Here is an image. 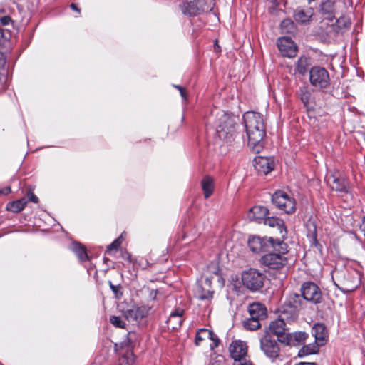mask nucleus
<instances>
[{
	"label": "nucleus",
	"mask_w": 365,
	"mask_h": 365,
	"mask_svg": "<svg viewBox=\"0 0 365 365\" xmlns=\"http://www.w3.org/2000/svg\"><path fill=\"white\" fill-rule=\"evenodd\" d=\"M247 145L254 153H259L263 148V139L266 130L263 116L259 113L250 111L243 115Z\"/></svg>",
	"instance_id": "nucleus-1"
},
{
	"label": "nucleus",
	"mask_w": 365,
	"mask_h": 365,
	"mask_svg": "<svg viewBox=\"0 0 365 365\" xmlns=\"http://www.w3.org/2000/svg\"><path fill=\"white\" fill-rule=\"evenodd\" d=\"M216 118V138L222 141V145H232L237 138H240L235 133V125L237 124L235 117L224 111H218Z\"/></svg>",
	"instance_id": "nucleus-2"
},
{
	"label": "nucleus",
	"mask_w": 365,
	"mask_h": 365,
	"mask_svg": "<svg viewBox=\"0 0 365 365\" xmlns=\"http://www.w3.org/2000/svg\"><path fill=\"white\" fill-rule=\"evenodd\" d=\"M269 245L276 252L264 255L261 262L272 269H279L287 264V259L284 255L288 252V245L283 240L274 239L270 237Z\"/></svg>",
	"instance_id": "nucleus-3"
},
{
	"label": "nucleus",
	"mask_w": 365,
	"mask_h": 365,
	"mask_svg": "<svg viewBox=\"0 0 365 365\" xmlns=\"http://www.w3.org/2000/svg\"><path fill=\"white\" fill-rule=\"evenodd\" d=\"M303 301L300 294L292 293L285 302L279 307V317L289 323L298 317L299 309L302 307Z\"/></svg>",
	"instance_id": "nucleus-4"
},
{
	"label": "nucleus",
	"mask_w": 365,
	"mask_h": 365,
	"mask_svg": "<svg viewBox=\"0 0 365 365\" xmlns=\"http://www.w3.org/2000/svg\"><path fill=\"white\" fill-rule=\"evenodd\" d=\"M347 9L345 0H323L319 4V12L324 19L333 21L336 15L345 14Z\"/></svg>",
	"instance_id": "nucleus-5"
},
{
	"label": "nucleus",
	"mask_w": 365,
	"mask_h": 365,
	"mask_svg": "<svg viewBox=\"0 0 365 365\" xmlns=\"http://www.w3.org/2000/svg\"><path fill=\"white\" fill-rule=\"evenodd\" d=\"M265 275L255 269H250L242 273L241 279L244 287L254 292L264 286Z\"/></svg>",
	"instance_id": "nucleus-6"
},
{
	"label": "nucleus",
	"mask_w": 365,
	"mask_h": 365,
	"mask_svg": "<svg viewBox=\"0 0 365 365\" xmlns=\"http://www.w3.org/2000/svg\"><path fill=\"white\" fill-rule=\"evenodd\" d=\"M309 82L317 90L327 88L330 84L329 72L323 67L313 66L309 70Z\"/></svg>",
	"instance_id": "nucleus-7"
},
{
	"label": "nucleus",
	"mask_w": 365,
	"mask_h": 365,
	"mask_svg": "<svg viewBox=\"0 0 365 365\" xmlns=\"http://www.w3.org/2000/svg\"><path fill=\"white\" fill-rule=\"evenodd\" d=\"M272 203L287 214L296 210L295 200L282 190L276 191L272 196Z\"/></svg>",
	"instance_id": "nucleus-8"
},
{
	"label": "nucleus",
	"mask_w": 365,
	"mask_h": 365,
	"mask_svg": "<svg viewBox=\"0 0 365 365\" xmlns=\"http://www.w3.org/2000/svg\"><path fill=\"white\" fill-rule=\"evenodd\" d=\"M279 341L272 339L269 334L264 336L260 339V349L264 355L270 359L272 361L279 358L280 347Z\"/></svg>",
	"instance_id": "nucleus-9"
},
{
	"label": "nucleus",
	"mask_w": 365,
	"mask_h": 365,
	"mask_svg": "<svg viewBox=\"0 0 365 365\" xmlns=\"http://www.w3.org/2000/svg\"><path fill=\"white\" fill-rule=\"evenodd\" d=\"M301 297L303 299L319 304L322 302V294L319 287L312 282H304L301 287Z\"/></svg>",
	"instance_id": "nucleus-10"
},
{
	"label": "nucleus",
	"mask_w": 365,
	"mask_h": 365,
	"mask_svg": "<svg viewBox=\"0 0 365 365\" xmlns=\"http://www.w3.org/2000/svg\"><path fill=\"white\" fill-rule=\"evenodd\" d=\"M179 7L182 13L188 16H198L205 11V3L202 0H185Z\"/></svg>",
	"instance_id": "nucleus-11"
},
{
	"label": "nucleus",
	"mask_w": 365,
	"mask_h": 365,
	"mask_svg": "<svg viewBox=\"0 0 365 365\" xmlns=\"http://www.w3.org/2000/svg\"><path fill=\"white\" fill-rule=\"evenodd\" d=\"M277 46L283 56L294 58L297 53V47L289 37H280L277 40Z\"/></svg>",
	"instance_id": "nucleus-12"
},
{
	"label": "nucleus",
	"mask_w": 365,
	"mask_h": 365,
	"mask_svg": "<svg viewBox=\"0 0 365 365\" xmlns=\"http://www.w3.org/2000/svg\"><path fill=\"white\" fill-rule=\"evenodd\" d=\"M327 181L333 190L341 192H346L348 191V179L341 176L338 172L327 176Z\"/></svg>",
	"instance_id": "nucleus-13"
},
{
	"label": "nucleus",
	"mask_w": 365,
	"mask_h": 365,
	"mask_svg": "<svg viewBox=\"0 0 365 365\" xmlns=\"http://www.w3.org/2000/svg\"><path fill=\"white\" fill-rule=\"evenodd\" d=\"M229 351L234 362L247 357V346L245 342L240 340L232 341L230 345Z\"/></svg>",
	"instance_id": "nucleus-14"
},
{
	"label": "nucleus",
	"mask_w": 365,
	"mask_h": 365,
	"mask_svg": "<svg viewBox=\"0 0 365 365\" xmlns=\"http://www.w3.org/2000/svg\"><path fill=\"white\" fill-rule=\"evenodd\" d=\"M150 309L147 305L134 306L124 312V317L128 320L139 322L148 315Z\"/></svg>",
	"instance_id": "nucleus-15"
},
{
	"label": "nucleus",
	"mask_w": 365,
	"mask_h": 365,
	"mask_svg": "<svg viewBox=\"0 0 365 365\" xmlns=\"http://www.w3.org/2000/svg\"><path fill=\"white\" fill-rule=\"evenodd\" d=\"M314 14L312 7H297L293 13V18L295 21L300 24H308L312 21Z\"/></svg>",
	"instance_id": "nucleus-16"
},
{
	"label": "nucleus",
	"mask_w": 365,
	"mask_h": 365,
	"mask_svg": "<svg viewBox=\"0 0 365 365\" xmlns=\"http://www.w3.org/2000/svg\"><path fill=\"white\" fill-rule=\"evenodd\" d=\"M360 283V279L353 273L347 272L344 275V279L339 289L343 292H351L354 291Z\"/></svg>",
	"instance_id": "nucleus-17"
},
{
	"label": "nucleus",
	"mask_w": 365,
	"mask_h": 365,
	"mask_svg": "<svg viewBox=\"0 0 365 365\" xmlns=\"http://www.w3.org/2000/svg\"><path fill=\"white\" fill-rule=\"evenodd\" d=\"M269 215V210L267 207L262 205H255L251 207L247 213L249 220L255 221L258 223L264 222Z\"/></svg>",
	"instance_id": "nucleus-18"
},
{
	"label": "nucleus",
	"mask_w": 365,
	"mask_h": 365,
	"mask_svg": "<svg viewBox=\"0 0 365 365\" xmlns=\"http://www.w3.org/2000/svg\"><path fill=\"white\" fill-rule=\"evenodd\" d=\"M286 322L279 317L277 319L272 322L269 327V334H270L277 336V341L282 343V339H284L287 333L285 332Z\"/></svg>",
	"instance_id": "nucleus-19"
},
{
	"label": "nucleus",
	"mask_w": 365,
	"mask_h": 365,
	"mask_svg": "<svg viewBox=\"0 0 365 365\" xmlns=\"http://www.w3.org/2000/svg\"><path fill=\"white\" fill-rule=\"evenodd\" d=\"M206 339H208L213 341V345L210 346L212 349L218 346V338L215 335L212 330H209L204 328L200 329L197 331L195 340V345L199 346L200 344V342L203 340H205Z\"/></svg>",
	"instance_id": "nucleus-20"
},
{
	"label": "nucleus",
	"mask_w": 365,
	"mask_h": 365,
	"mask_svg": "<svg viewBox=\"0 0 365 365\" xmlns=\"http://www.w3.org/2000/svg\"><path fill=\"white\" fill-rule=\"evenodd\" d=\"M248 312L251 319L261 321L267 317V308L259 302L252 303L248 307Z\"/></svg>",
	"instance_id": "nucleus-21"
},
{
	"label": "nucleus",
	"mask_w": 365,
	"mask_h": 365,
	"mask_svg": "<svg viewBox=\"0 0 365 365\" xmlns=\"http://www.w3.org/2000/svg\"><path fill=\"white\" fill-rule=\"evenodd\" d=\"M270 237L261 238L257 236H253L248 240V245L250 250L255 253L265 252V246L269 243Z\"/></svg>",
	"instance_id": "nucleus-22"
},
{
	"label": "nucleus",
	"mask_w": 365,
	"mask_h": 365,
	"mask_svg": "<svg viewBox=\"0 0 365 365\" xmlns=\"http://www.w3.org/2000/svg\"><path fill=\"white\" fill-rule=\"evenodd\" d=\"M308 334L306 332L299 331L287 333L284 339H282V343L286 345L297 346L304 342Z\"/></svg>",
	"instance_id": "nucleus-23"
},
{
	"label": "nucleus",
	"mask_w": 365,
	"mask_h": 365,
	"mask_svg": "<svg viewBox=\"0 0 365 365\" xmlns=\"http://www.w3.org/2000/svg\"><path fill=\"white\" fill-rule=\"evenodd\" d=\"M263 223L265 225H268L270 227H276L279 231L282 238L284 240L287 235V228L285 227L284 221L277 217H267L264 220Z\"/></svg>",
	"instance_id": "nucleus-24"
},
{
	"label": "nucleus",
	"mask_w": 365,
	"mask_h": 365,
	"mask_svg": "<svg viewBox=\"0 0 365 365\" xmlns=\"http://www.w3.org/2000/svg\"><path fill=\"white\" fill-rule=\"evenodd\" d=\"M299 95L300 100L307 110L308 111L313 110L314 108V98L309 88L306 86L300 87Z\"/></svg>",
	"instance_id": "nucleus-25"
},
{
	"label": "nucleus",
	"mask_w": 365,
	"mask_h": 365,
	"mask_svg": "<svg viewBox=\"0 0 365 365\" xmlns=\"http://www.w3.org/2000/svg\"><path fill=\"white\" fill-rule=\"evenodd\" d=\"M340 15L338 19L336 18V24L334 25V29L336 34H343L351 24L349 16H345L344 14Z\"/></svg>",
	"instance_id": "nucleus-26"
},
{
	"label": "nucleus",
	"mask_w": 365,
	"mask_h": 365,
	"mask_svg": "<svg viewBox=\"0 0 365 365\" xmlns=\"http://www.w3.org/2000/svg\"><path fill=\"white\" fill-rule=\"evenodd\" d=\"M124 345L127 346L126 352L119 358L118 365H133L135 361V358L130 350L129 341L125 340L122 342V347H123Z\"/></svg>",
	"instance_id": "nucleus-27"
},
{
	"label": "nucleus",
	"mask_w": 365,
	"mask_h": 365,
	"mask_svg": "<svg viewBox=\"0 0 365 365\" xmlns=\"http://www.w3.org/2000/svg\"><path fill=\"white\" fill-rule=\"evenodd\" d=\"M312 333L317 343H319L320 345L324 344L327 337V331L323 324L318 323L314 324L312 327Z\"/></svg>",
	"instance_id": "nucleus-28"
},
{
	"label": "nucleus",
	"mask_w": 365,
	"mask_h": 365,
	"mask_svg": "<svg viewBox=\"0 0 365 365\" xmlns=\"http://www.w3.org/2000/svg\"><path fill=\"white\" fill-rule=\"evenodd\" d=\"M70 249L75 253L80 262H86L88 259L86 247L79 242H73Z\"/></svg>",
	"instance_id": "nucleus-29"
},
{
	"label": "nucleus",
	"mask_w": 365,
	"mask_h": 365,
	"mask_svg": "<svg viewBox=\"0 0 365 365\" xmlns=\"http://www.w3.org/2000/svg\"><path fill=\"white\" fill-rule=\"evenodd\" d=\"M201 187L203 191L205 198L210 197L214 190V181L213 179L210 176H205L201 181Z\"/></svg>",
	"instance_id": "nucleus-30"
},
{
	"label": "nucleus",
	"mask_w": 365,
	"mask_h": 365,
	"mask_svg": "<svg viewBox=\"0 0 365 365\" xmlns=\"http://www.w3.org/2000/svg\"><path fill=\"white\" fill-rule=\"evenodd\" d=\"M310 64V60L305 56H302L299 58L296 63V71L302 76L307 73L308 67Z\"/></svg>",
	"instance_id": "nucleus-31"
},
{
	"label": "nucleus",
	"mask_w": 365,
	"mask_h": 365,
	"mask_svg": "<svg viewBox=\"0 0 365 365\" xmlns=\"http://www.w3.org/2000/svg\"><path fill=\"white\" fill-rule=\"evenodd\" d=\"M27 204V201L25 198H21L11 202H9L6 205L7 210L12 212H19L24 209Z\"/></svg>",
	"instance_id": "nucleus-32"
},
{
	"label": "nucleus",
	"mask_w": 365,
	"mask_h": 365,
	"mask_svg": "<svg viewBox=\"0 0 365 365\" xmlns=\"http://www.w3.org/2000/svg\"><path fill=\"white\" fill-rule=\"evenodd\" d=\"M281 29L284 33L294 34L296 31L294 22L290 19H285L281 22Z\"/></svg>",
	"instance_id": "nucleus-33"
},
{
	"label": "nucleus",
	"mask_w": 365,
	"mask_h": 365,
	"mask_svg": "<svg viewBox=\"0 0 365 365\" xmlns=\"http://www.w3.org/2000/svg\"><path fill=\"white\" fill-rule=\"evenodd\" d=\"M256 168L258 170H262V172L266 175L273 170V166L268 162L267 159L259 158L258 162H257Z\"/></svg>",
	"instance_id": "nucleus-34"
},
{
	"label": "nucleus",
	"mask_w": 365,
	"mask_h": 365,
	"mask_svg": "<svg viewBox=\"0 0 365 365\" xmlns=\"http://www.w3.org/2000/svg\"><path fill=\"white\" fill-rule=\"evenodd\" d=\"M319 351V345L317 344H309L304 346L299 351V356H306L317 353Z\"/></svg>",
	"instance_id": "nucleus-35"
},
{
	"label": "nucleus",
	"mask_w": 365,
	"mask_h": 365,
	"mask_svg": "<svg viewBox=\"0 0 365 365\" xmlns=\"http://www.w3.org/2000/svg\"><path fill=\"white\" fill-rule=\"evenodd\" d=\"M242 324H243V327L246 329L251 330V331L258 329L261 327V324H260L259 321H257V320H255V319H253L251 318L246 319L245 320L243 321Z\"/></svg>",
	"instance_id": "nucleus-36"
},
{
	"label": "nucleus",
	"mask_w": 365,
	"mask_h": 365,
	"mask_svg": "<svg viewBox=\"0 0 365 365\" xmlns=\"http://www.w3.org/2000/svg\"><path fill=\"white\" fill-rule=\"evenodd\" d=\"M197 297L200 300L210 302L213 298V292L200 287L197 292Z\"/></svg>",
	"instance_id": "nucleus-37"
},
{
	"label": "nucleus",
	"mask_w": 365,
	"mask_h": 365,
	"mask_svg": "<svg viewBox=\"0 0 365 365\" xmlns=\"http://www.w3.org/2000/svg\"><path fill=\"white\" fill-rule=\"evenodd\" d=\"M184 309L180 308H176L175 310H173L167 320V323H172V322L175 319V318H182L184 314Z\"/></svg>",
	"instance_id": "nucleus-38"
},
{
	"label": "nucleus",
	"mask_w": 365,
	"mask_h": 365,
	"mask_svg": "<svg viewBox=\"0 0 365 365\" xmlns=\"http://www.w3.org/2000/svg\"><path fill=\"white\" fill-rule=\"evenodd\" d=\"M110 322L118 328H125V322L120 317L118 316H110Z\"/></svg>",
	"instance_id": "nucleus-39"
},
{
	"label": "nucleus",
	"mask_w": 365,
	"mask_h": 365,
	"mask_svg": "<svg viewBox=\"0 0 365 365\" xmlns=\"http://www.w3.org/2000/svg\"><path fill=\"white\" fill-rule=\"evenodd\" d=\"M123 241V237L120 235L118 238L115 239L112 243L107 247V251L117 250L120 246Z\"/></svg>",
	"instance_id": "nucleus-40"
},
{
	"label": "nucleus",
	"mask_w": 365,
	"mask_h": 365,
	"mask_svg": "<svg viewBox=\"0 0 365 365\" xmlns=\"http://www.w3.org/2000/svg\"><path fill=\"white\" fill-rule=\"evenodd\" d=\"M183 319L182 318H175L172 323H168L169 326H171V328L173 329H179L182 324Z\"/></svg>",
	"instance_id": "nucleus-41"
},
{
	"label": "nucleus",
	"mask_w": 365,
	"mask_h": 365,
	"mask_svg": "<svg viewBox=\"0 0 365 365\" xmlns=\"http://www.w3.org/2000/svg\"><path fill=\"white\" fill-rule=\"evenodd\" d=\"M208 365H225V361L222 356H217Z\"/></svg>",
	"instance_id": "nucleus-42"
},
{
	"label": "nucleus",
	"mask_w": 365,
	"mask_h": 365,
	"mask_svg": "<svg viewBox=\"0 0 365 365\" xmlns=\"http://www.w3.org/2000/svg\"><path fill=\"white\" fill-rule=\"evenodd\" d=\"M174 87L180 91L181 97L185 101H186L187 99V96L185 89L183 87L178 85H174Z\"/></svg>",
	"instance_id": "nucleus-43"
},
{
	"label": "nucleus",
	"mask_w": 365,
	"mask_h": 365,
	"mask_svg": "<svg viewBox=\"0 0 365 365\" xmlns=\"http://www.w3.org/2000/svg\"><path fill=\"white\" fill-rule=\"evenodd\" d=\"M108 284H109V286H110V289L113 291V292L116 295V297L118 298H119L118 297V291H119V289L120 288V285H114L111 281H109L108 282Z\"/></svg>",
	"instance_id": "nucleus-44"
},
{
	"label": "nucleus",
	"mask_w": 365,
	"mask_h": 365,
	"mask_svg": "<svg viewBox=\"0 0 365 365\" xmlns=\"http://www.w3.org/2000/svg\"><path fill=\"white\" fill-rule=\"evenodd\" d=\"M232 365H253V364L247 358L245 359L238 360L237 362H233Z\"/></svg>",
	"instance_id": "nucleus-45"
},
{
	"label": "nucleus",
	"mask_w": 365,
	"mask_h": 365,
	"mask_svg": "<svg viewBox=\"0 0 365 365\" xmlns=\"http://www.w3.org/2000/svg\"><path fill=\"white\" fill-rule=\"evenodd\" d=\"M28 197H29V200L32 202H34V203H37L38 202V198L37 197V196H36L32 192L29 191L28 192Z\"/></svg>",
	"instance_id": "nucleus-46"
},
{
	"label": "nucleus",
	"mask_w": 365,
	"mask_h": 365,
	"mask_svg": "<svg viewBox=\"0 0 365 365\" xmlns=\"http://www.w3.org/2000/svg\"><path fill=\"white\" fill-rule=\"evenodd\" d=\"M122 258L129 262H131V255L127 251L122 252Z\"/></svg>",
	"instance_id": "nucleus-47"
},
{
	"label": "nucleus",
	"mask_w": 365,
	"mask_h": 365,
	"mask_svg": "<svg viewBox=\"0 0 365 365\" xmlns=\"http://www.w3.org/2000/svg\"><path fill=\"white\" fill-rule=\"evenodd\" d=\"M157 292H158L157 289H151L149 293V297L153 300H155L156 296H157Z\"/></svg>",
	"instance_id": "nucleus-48"
},
{
	"label": "nucleus",
	"mask_w": 365,
	"mask_h": 365,
	"mask_svg": "<svg viewBox=\"0 0 365 365\" xmlns=\"http://www.w3.org/2000/svg\"><path fill=\"white\" fill-rule=\"evenodd\" d=\"M1 21L4 25H8L11 21V19L9 16H4Z\"/></svg>",
	"instance_id": "nucleus-49"
},
{
	"label": "nucleus",
	"mask_w": 365,
	"mask_h": 365,
	"mask_svg": "<svg viewBox=\"0 0 365 365\" xmlns=\"http://www.w3.org/2000/svg\"><path fill=\"white\" fill-rule=\"evenodd\" d=\"M71 8L73 11H77L78 13H80V9H78V8L77 7V6H76L75 4L72 3V4H71Z\"/></svg>",
	"instance_id": "nucleus-50"
},
{
	"label": "nucleus",
	"mask_w": 365,
	"mask_h": 365,
	"mask_svg": "<svg viewBox=\"0 0 365 365\" xmlns=\"http://www.w3.org/2000/svg\"><path fill=\"white\" fill-rule=\"evenodd\" d=\"M296 365H316L315 363H311V362H300L297 364Z\"/></svg>",
	"instance_id": "nucleus-51"
},
{
	"label": "nucleus",
	"mask_w": 365,
	"mask_h": 365,
	"mask_svg": "<svg viewBox=\"0 0 365 365\" xmlns=\"http://www.w3.org/2000/svg\"><path fill=\"white\" fill-rule=\"evenodd\" d=\"M220 272V270L219 267H216V268H215V270H213V271H212V272H213L215 274H216V275H219Z\"/></svg>",
	"instance_id": "nucleus-52"
},
{
	"label": "nucleus",
	"mask_w": 365,
	"mask_h": 365,
	"mask_svg": "<svg viewBox=\"0 0 365 365\" xmlns=\"http://www.w3.org/2000/svg\"><path fill=\"white\" fill-rule=\"evenodd\" d=\"M11 191V188L9 187L6 188V193H9Z\"/></svg>",
	"instance_id": "nucleus-53"
},
{
	"label": "nucleus",
	"mask_w": 365,
	"mask_h": 365,
	"mask_svg": "<svg viewBox=\"0 0 365 365\" xmlns=\"http://www.w3.org/2000/svg\"><path fill=\"white\" fill-rule=\"evenodd\" d=\"M361 221L363 223L365 222V216L361 217Z\"/></svg>",
	"instance_id": "nucleus-54"
},
{
	"label": "nucleus",
	"mask_w": 365,
	"mask_h": 365,
	"mask_svg": "<svg viewBox=\"0 0 365 365\" xmlns=\"http://www.w3.org/2000/svg\"><path fill=\"white\" fill-rule=\"evenodd\" d=\"M4 193L3 191H0V194H3Z\"/></svg>",
	"instance_id": "nucleus-55"
},
{
	"label": "nucleus",
	"mask_w": 365,
	"mask_h": 365,
	"mask_svg": "<svg viewBox=\"0 0 365 365\" xmlns=\"http://www.w3.org/2000/svg\"><path fill=\"white\" fill-rule=\"evenodd\" d=\"M0 365H4V364L0 362Z\"/></svg>",
	"instance_id": "nucleus-56"
}]
</instances>
